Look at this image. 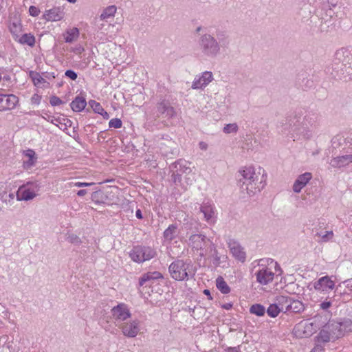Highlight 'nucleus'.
Segmentation results:
<instances>
[{
  "label": "nucleus",
  "mask_w": 352,
  "mask_h": 352,
  "mask_svg": "<svg viewBox=\"0 0 352 352\" xmlns=\"http://www.w3.org/2000/svg\"><path fill=\"white\" fill-rule=\"evenodd\" d=\"M317 235L321 238L322 242H327L332 239L333 233L332 231H326L324 232L317 233Z\"/></svg>",
  "instance_id": "37998d69"
},
{
  "label": "nucleus",
  "mask_w": 352,
  "mask_h": 352,
  "mask_svg": "<svg viewBox=\"0 0 352 352\" xmlns=\"http://www.w3.org/2000/svg\"><path fill=\"white\" fill-rule=\"evenodd\" d=\"M50 103L52 106H57L61 104L63 101L58 97L53 96L50 98Z\"/></svg>",
  "instance_id": "de8ad7c7"
},
{
  "label": "nucleus",
  "mask_w": 352,
  "mask_h": 352,
  "mask_svg": "<svg viewBox=\"0 0 352 352\" xmlns=\"http://www.w3.org/2000/svg\"><path fill=\"white\" fill-rule=\"evenodd\" d=\"M116 7L114 6L107 7L101 13L100 16V19L108 21L111 19H113L116 12Z\"/></svg>",
  "instance_id": "7c9ffc66"
},
{
  "label": "nucleus",
  "mask_w": 352,
  "mask_h": 352,
  "mask_svg": "<svg viewBox=\"0 0 352 352\" xmlns=\"http://www.w3.org/2000/svg\"><path fill=\"white\" fill-rule=\"evenodd\" d=\"M320 309L323 310L328 309L331 306V302L329 300H324L319 305Z\"/></svg>",
  "instance_id": "864d4df0"
},
{
  "label": "nucleus",
  "mask_w": 352,
  "mask_h": 352,
  "mask_svg": "<svg viewBox=\"0 0 352 352\" xmlns=\"http://www.w3.org/2000/svg\"><path fill=\"white\" fill-rule=\"evenodd\" d=\"M327 329L331 332L333 340H337L342 337V333L340 330L339 322L330 321L326 325Z\"/></svg>",
  "instance_id": "393cba45"
},
{
  "label": "nucleus",
  "mask_w": 352,
  "mask_h": 352,
  "mask_svg": "<svg viewBox=\"0 0 352 352\" xmlns=\"http://www.w3.org/2000/svg\"><path fill=\"white\" fill-rule=\"evenodd\" d=\"M19 42L23 45L32 47L35 44V37L30 33L23 34L19 39Z\"/></svg>",
  "instance_id": "f704fd0d"
},
{
  "label": "nucleus",
  "mask_w": 352,
  "mask_h": 352,
  "mask_svg": "<svg viewBox=\"0 0 352 352\" xmlns=\"http://www.w3.org/2000/svg\"><path fill=\"white\" fill-rule=\"evenodd\" d=\"M93 184H94V183L80 182H78L73 183L72 186H75V187L81 188V187L90 186H92Z\"/></svg>",
  "instance_id": "6e6d98bb"
},
{
  "label": "nucleus",
  "mask_w": 352,
  "mask_h": 352,
  "mask_svg": "<svg viewBox=\"0 0 352 352\" xmlns=\"http://www.w3.org/2000/svg\"><path fill=\"white\" fill-rule=\"evenodd\" d=\"M169 146L171 148L170 153L173 155H175L177 153V144L175 142L170 140L168 142Z\"/></svg>",
  "instance_id": "603ef678"
},
{
  "label": "nucleus",
  "mask_w": 352,
  "mask_h": 352,
  "mask_svg": "<svg viewBox=\"0 0 352 352\" xmlns=\"http://www.w3.org/2000/svg\"><path fill=\"white\" fill-rule=\"evenodd\" d=\"M21 23L18 18H15L14 20L10 23L9 28L12 34H17L21 31Z\"/></svg>",
  "instance_id": "4c0bfd02"
},
{
  "label": "nucleus",
  "mask_w": 352,
  "mask_h": 352,
  "mask_svg": "<svg viewBox=\"0 0 352 352\" xmlns=\"http://www.w3.org/2000/svg\"><path fill=\"white\" fill-rule=\"evenodd\" d=\"M319 115L316 111L296 110L287 118V124L291 129L308 138L311 132L316 127Z\"/></svg>",
  "instance_id": "f257e3e1"
},
{
  "label": "nucleus",
  "mask_w": 352,
  "mask_h": 352,
  "mask_svg": "<svg viewBox=\"0 0 352 352\" xmlns=\"http://www.w3.org/2000/svg\"><path fill=\"white\" fill-rule=\"evenodd\" d=\"M19 102V98L14 94H0V111L12 110Z\"/></svg>",
  "instance_id": "f3484780"
},
{
  "label": "nucleus",
  "mask_w": 352,
  "mask_h": 352,
  "mask_svg": "<svg viewBox=\"0 0 352 352\" xmlns=\"http://www.w3.org/2000/svg\"><path fill=\"white\" fill-rule=\"evenodd\" d=\"M339 325L343 336L345 333L352 331V320L350 319H344L339 322Z\"/></svg>",
  "instance_id": "e433bc0d"
},
{
  "label": "nucleus",
  "mask_w": 352,
  "mask_h": 352,
  "mask_svg": "<svg viewBox=\"0 0 352 352\" xmlns=\"http://www.w3.org/2000/svg\"><path fill=\"white\" fill-rule=\"evenodd\" d=\"M89 104L95 113L100 114L101 112H103V107L99 102H96V100H89Z\"/></svg>",
  "instance_id": "a19ab883"
},
{
  "label": "nucleus",
  "mask_w": 352,
  "mask_h": 352,
  "mask_svg": "<svg viewBox=\"0 0 352 352\" xmlns=\"http://www.w3.org/2000/svg\"><path fill=\"white\" fill-rule=\"evenodd\" d=\"M227 243L232 256L241 263L245 262L246 253L241 244L234 239H229Z\"/></svg>",
  "instance_id": "4468645a"
},
{
  "label": "nucleus",
  "mask_w": 352,
  "mask_h": 352,
  "mask_svg": "<svg viewBox=\"0 0 352 352\" xmlns=\"http://www.w3.org/2000/svg\"><path fill=\"white\" fill-rule=\"evenodd\" d=\"M241 178L239 179L241 191L250 197L260 192L265 185V170L258 167H245L240 171Z\"/></svg>",
  "instance_id": "f03ea898"
},
{
  "label": "nucleus",
  "mask_w": 352,
  "mask_h": 352,
  "mask_svg": "<svg viewBox=\"0 0 352 352\" xmlns=\"http://www.w3.org/2000/svg\"><path fill=\"white\" fill-rule=\"evenodd\" d=\"M100 114L103 117L104 119L107 120L109 118V113L104 110H103V112H101Z\"/></svg>",
  "instance_id": "774afa93"
},
{
  "label": "nucleus",
  "mask_w": 352,
  "mask_h": 352,
  "mask_svg": "<svg viewBox=\"0 0 352 352\" xmlns=\"http://www.w3.org/2000/svg\"><path fill=\"white\" fill-rule=\"evenodd\" d=\"M155 255L156 252L154 249L151 247L141 245L133 247L129 253L131 260L138 263L151 260Z\"/></svg>",
  "instance_id": "9d476101"
},
{
  "label": "nucleus",
  "mask_w": 352,
  "mask_h": 352,
  "mask_svg": "<svg viewBox=\"0 0 352 352\" xmlns=\"http://www.w3.org/2000/svg\"><path fill=\"white\" fill-rule=\"evenodd\" d=\"M162 274L157 272H148L143 274L139 278L140 287H150L155 280L162 278Z\"/></svg>",
  "instance_id": "6ab92c4d"
},
{
  "label": "nucleus",
  "mask_w": 352,
  "mask_h": 352,
  "mask_svg": "<svg viewBox=\"0 0 352 352\" xmlns=\"http://www.w3.org/2000/svg\"><path fill=\"white\" fill-rule=\"evenodd\" d=\"M216 286L218 289L223 294H227L230 292V287L221 276H219L216 279Z\"/></svg>",
  "instance_id": "72a5a7b5"
},
{
  "label": "nucleus",
  "mask_w": 352,
  "mask_h": 352,
  "mask_svg": "<svg viewBox=\"0 0 352 352\" xmlns=\"http://www.w3.org/2000/svg\"><path fill=\"white\" fill-rule=\"evenodd\" d=\"M178 234L177 225L171 224L164 230L163 236L166 241H171L177 236Z\"/></svg>",
  "instance_id": "bb28decb"
},
{
  "label": "nucleus",
  "mask_w": 352,
  "mask_h": 352,
  "mask_svg": "<svg viewBox=\"0 0 352 352\" xmlns=\"http://www.w3.org/2000/svg\"><path fill=\"white\" fill-rule=\"evenodd\" d=\"M342 283L345 284L346 287L352 292V278L347 279L342 282Z\"/></svg>",
  "instance_id": "bf43d9fd"
},
{
  "label": "nucleus",
  "mask_w": 352,
  "mask_h": 352,
  "mask_svg": "<svg viewBox=\"0 0 352 352\" xmlns=\"http://www.w3.org/2000/svg\"><path fill=\"white\" fill-rule=\"evenodd\" d=\"M87 190H80L77 192V195L79 197H83L85 195H87Z\"/></svg>",
  "instance_id": "e2e57ef3"
},
{
  "label": "nucleus",
  "mask_w": 352,
  "mask_h": 352,
  "mask_svg": "<svg viewBox=\"0 0 352 352\" xmlns=\"http://www.w3.org/2000/svg\"><path fill=\"white\" fill-rule=\"evenodd\" d=\"M41 183L38 181H30L21 186L16 192L18 201H30L34 199L38 194Z\"/></svg>",
  "instance_id": "1a4fd4ad"
},
{
  "label": "nucleus",
  "mask_w": 352,
  "mask_h": 352,
  "mask_svg": "<svg viewBox=\"0 0 352 352\" xmlns=\"http://www.w3.org/2000/svg\"><path fill=\"white\" fill-rule=\"evenodd\" d=\"M208 253L210 254L211 256L213 258V264L216 266L219 265L221 262V256L219 254L216 246L213 243H210Z\"/></svg>",
  "instance_id": "2f4dec72"
},
{
  "label": "nucleus",
  "mask_w": 352,
  "mask_h": 352,
  "mask_svg": "<svg viewBox=\"0 0 352 352\" xmlns=\"http://www.w3.org/2000/svg\"><path fill=\"white\" fill-rule=\"evenodd\" d=\"M189 163L185 160H179L173 164V168L180 173L181 175L186 174L189 175L192 173V170L188 166Z\"/></svg>",
  "instance_id": "a878e982"
},
{
  "label": "nucleus",
  "mask_w": 352,
  "mask_h": 352,
  "mask_svg": "<svg viewBox=\"0 0 352 352\" xmlns=\"http://www.w3.org/2000/svg\"><path fill=\"white\" fill-rule=\"evenodd\" d=\"M250 312L257 316H263L266 312V309L265 307L261 304H254L250 307Z\"/></svg>",
  "instance_id": "c9c22d12"
},
{
  "label": "nucleus",
  "mask_w": 352,
  "mask_h": 352,
  "mask_svg": "<svg viewBox=\"0 0 352 352\" xmlns=\"http://www.w3.org/2000/svg\"><path fill=\"white\" fill-rule=\"evenodd\" d=\"M176 111L170 102L165 98L160 99L152 110V116L155 119L170 120L176 116Z\"/></svg>",
  "instance_id": "423d86ee"
},
{
  "label": "nucleus",
  "mask_w": 352,
  "mask_h": 352,
  "mask_svg": "<svg viewBox=\"0 0 352 352\" xmlns=\"http://www.w3.org/2000/svg\"><path fill=\"white\" fill-rule=\"evenodd\" d=\"M310 352H324V348L321 344H317Z\"/></svg>",
  "instance_id": "052dcab7"
},
{
  "label": "nucleus",
  "mask_w": 352,
  "mask_h": 352,
  "mask_svg": "<svg viewBox=\"0 0 352 352\" xmlns=\"http://www.w3.org/2000/svg\"><path fill=\"white\" fill-rule=\"evenodd\" d=\"M65 16L63 9L60 7H54L46 10L43 16V19L48 21H60Z\"/></svg>",
  "instance_id": "aec40b11"
},
{
  "label": "nucleus",
  "mask_w": 352,
  "mask_h": 352,
  "mask_svg": "<svg viewBox=\"0 0 352 352\" xmlns=\"http://www.w3.org/2000/svg\"><path fill=\"white\" fill-rule=\"evenodd\" d=\"M168 270L171 277L178 281L192 278L196 273V268L189 259H178L170 265Z\"/></svg>",
  "instance_id": "39448f33"
},
{
  "label": "nucleus",
  "mask_w": 352,
  "mask_h": 352,
  "mask_svg": "<svg viewBox=\"0 0 352 352\" xmlns=\"http://www.w3.org/2000/svg\"><path fill=\"white\" fill-rule=\"evenodd\" d=\"M314 289L321 294H327L330 291L335 289V281L332 280V276H324L313 283Z\"/></svg>",
  "instance_id": "f8f14e48"
},
{
  "label": "nucleus",
  "mask_w": 352,
  "mask_h": 352,
  "mask_svg": "<svg viewBox=\"0 0 352 352\" xmlns=\"http://www.w3.org/2000/svg\"><path fill=\"white\" fill-rule=\"evenodd\" d=\"M311 178V173L308 172L299 175L293 185V190L297 193L300 192Z\"/></svg>",
  "instance_id": "4be33fe9"
},
{
  "label": "nucleus",
  "mask_w": 352,
  "mask_h": 352,
  "mask_svg": "<svg viewBox=\"0 0 352 352\" xmlns=\"http://www.w3.org/2000/svg\"><path fill=\"white\" fill-rule=\"evenodd\" d=\"M230 43L228 34L226 31L219 30L216 32V37L208 33L201 35L199 47L204 56L214 58L220 54L221 48H228Z\"/></svg>",
  "instance_id": "7ed1b4c3"
},
{
  "label": "nucleus",
  "mask_w": 352,
  "mask_h": 352,
  "mask_svg": "<svg viewBox=\"0 0 352 352\" xmlns=\"http://www.w3.org/2000/svg\"><path fill=\"white\" fill-rule=\"evenodd\" d=\"M213 80V74L211 72L206 71L200 76H196L192 82V89H203Z\"/></svg>",
  "instance_id": "2eb2a0df"
},
{
  "label": "nucleus",
  "mask_w": 352,
  "mask_h": 352,
  "mask_svg": "<svg viewBox=\"0 0 352 352\" xmlns=\"http://www.w3.org/2000/svg\"><path fill=\"white\" fill-rule=\"evenodd\" d=\"M210 243L205 235L201 234H191L188 239V245L193 252H197L200 257H204L208 252Z\"/></svg>",
  "instance_id": "6e6552de"
},
{
  "label": "nucleus",
  "mask_w": 352,
  "mask_h": 352,
  "mask_svg": "<svg viewBox=\"0 0 352 352\" xmlns=\"http://www.w3.org/2000/svg\"><path fill=\"white\" fill-rule=\"evenodd\" d=\"M135 216L138 219H142L143 218L142 211L140 209H138L135 212Z\"/></svg>",
  "instance_id": "0e129e2a"
},
{
  "label": "nucleus",
  "mask_w": 352,
  "mask_h": 352,
  "mask_svg": "<svg viewBox=\"0 0 352 352\" xmlns=\"http://www.w3.org/2000/svg\"><path fill=\"white\" fill-rule=\"evenodd\" d=\"M199 147L201 150L206 151L208 149V144L204 142H200L199 143Z\"/></svg>",
  "instance_id": "680f3d73"
},
{
  "label": "nucleus",
  "mask_w": 352,
  "mask_h": 352,
  "mask_svg": "<svg viewBox=\"0 0 352 352\" xmlns=\"http://www.w3.org/2000/svg\"><path fill=\"white\" fill-rule=\"evenodd\" d=\"M318 344L327 343L331 340H333V337L331 335V332L327 329L324 325L320 330L318 335L316 337Z\"/></svg>",
  "instance_id": "c756f323"
},
{
  "label": "nucleus",
  "mask_w": 352,
  "mask_h": 352,
  "mask_svg": "<svg viewBox=\"0 0 352 352\" xmlns=\"http://www.w3.org/2000/svg\"><path fill=\"white\" fill-rule=\"evenodd\" d=\"M351 162L352 153L334 157L331 160L330 164L333 167L341 168L349 164Z\"/></svg>",
  "instance_id": "5701e85b"
},
{
  "label": "nucleus",
  "mask_w": 352,
  "mask_h": 352,
  "mask_svg": "<svg viewBox=\"0 0 352 352\" xmlns=\"http://www.w3.org/2000/svg\"><path fill=\"white\" fill-rule=\"evenodd\" d=\"M170 169L172 172V180L175 184L180 183L182 181V175L180 173L175 171V170L173 168V164L170 166Z\"/></svg>",
  "instance_id": "c03bdc74"
},
{
  "label": "nucleus",
  "mask_w": 352,
  "mask_h": 352,
  "mask_svg": "<svg viewBox=\"0 0 352 352\" xmlns=\"http://www.w3.org/2000/svg\"><path fill=\"white\" fill-rule=\"evenodd\" d=\"M200 211L208 224L212 225L216 222V210L213 204L210 202L203 203L200 206Z\"/></svg>",
  "instance_id": "a211bd4d"
},
{
  "label": "nucleus",
  "mask_w": 352,
  "mask_h": 352,
  "mask_svg": "<svg viewBox=\"0 0 352 352\" xmlns=\"http://www.w3.org/2000/svg\"><path fill=\"white\" fill-rule=\"evenodd\" d=\"M294 331L296 336L307 338L316 331V325L309 322H301L295 326Z\"/></svg>",
  "instance_id": "dca6fc26"
},
{
  "label": "nucleus",
  "mask_w": 352,
  "mask_h": 352,
  "mask_svg": "<svg viewBox=\"0 0 352 352\" xmlns=\"http://www.w3.org/2000/svg\"><path fill=\"white\" fill-rule=\"evenodd\" d=\"M223 352H241L240 346L236 347H228L224 349Z\"/></svg>",
  "instance_id": "13d9d810"
},
{
  "label": "nucleus",
  "mask_w": 352,
  "mask_h": 352,
  "mask_svg": "<svg viewBox=\"0 0 352 352\" xmlns=\"http://www.w3.org/2000/svg\"><path fill=\"white\" fill-rule=\"evenodd\" d=\"M239 127L236 123L228 124H226L223 129V131L225 133H236L238 131Z\"/></svg>",
  "instance_id": "79ce46f5"
},
{
  "label": "nucleus",
  "mask_w": 352,
  "mask_h": 352,
  "mask_svg": "<svg viewBox=\"0 0 352 352\" xmlns=\"http://www.w3.org/2000/svg\"><path fill=\"white\" fill-rule=\"evenodd\" d=\"M85 49L81 45H77L74 47H71L70 51L76 54H81L84 52Z\"/></svg>",
  "instance_id": "09e8293b"
},
{
  "label": "nucleus",
  "mask_w": 352,
  "mask_h": 352,
  "mask_svg": "<svg viewBox=\"0 0 352 352\" xmlns=\"http://www.w3.org/2000/svg\"><path fill=\"white\" fill-rule=\"evenodd\" d=\"M352 69V54L346 48H340L336 51L331 67L327 68V72L333 78L342 79L344 69Z\"/></svg>",
  "instance_id": "20e7f679"
},
{
  "label": "nucleus",
  "mask_w": 352,
  "mask_h": 352,
  "mask_svg": "<svg viewBox=\"0 0 352 352\" xmlns=\"http://www.w3.org/2000/svg\"><path fill=\"white\" fill-rule=\"evenodd\" d=\"M111 314L112 320L117 327L124 323L131 316L128 305L124 303H119L113 307L111 310Z\"/></svg>",
  "instance_id": "9b49d317"
},
{
  "label": "nucleus",
  "mask_w": 352,
  "mask_h": 352,
  "mask_svg": "<svg viewBox=\"0 0 352 352\" xmlns=\"http://www.w3.org/2000/svg\"><path fill=\"white\" fill-rule=\"evenodd\" d=\"M23 155L28 158L23 162V168L25 170H30L35 166L37 161V155L32 149H28L23 151Z\"/></svg>",
  "instance_id": "412c9836"
},
{
  "label": "nucleus",
  "mask_w": 352,
  "mask_h": 352,
  "mask_svg": "<svg viewBox=\"0 0 352 352\" xmlns=\"http://www.w3.org/2000/svg\"><path fill=\"white\" fill-rule=\"evenodd\" d=\"M290 297L285 296H278L276 298L274 303L279 307L281 311L286 312L287 305L289 304Z\"/></svg>",
  "instance_id": "473e14b6"
},
{
  "label": "nucleus",
  "mask_w": 352,
  "mask_h": 352,
  "mask_svg": "<svg viewBox=\"0 0 352 352\" xmlns=\"http://www.w3.org/2000/svg\"><path fill=\"white\" fill-rule=\"evenodd\" d=\"M80 36V31L77 28H72L66 30L65 33L63 34L65 42L72 43L78 40Z\"/></svg>",
  "instance_id": "b1692460"
},
{
  "label": "nucleus",
  "mask_w": 352,
  "mask_h": 352,
  "mask_svg": "<svg viewBox=\"0 0 352 352\" xmlns=\"http://www.w3.org/2000/svg\"><path fill=\"white\" fill-rule=\"evenodd\" d=\"M1 199L3 201H7V197H9L10 199H13L14 197V195L13 193L7 194L6 192H4L3 194H0Z\"/></svg>",
  "instance_id": "4d7b16f0"
},
{
  "label": "nucleus",
  "mask_w": 352,
  "mask_h": 352,
  "mask_svg": "<svg viewBox=\"0 0 352 352\" xmlns=\"http://www.w3.org/2000/svg\"><path fill=\"white\" fill-rule=\"evenodd\" d=\"M303 303L298 300H294L291 298L289 304L287 305L286 311L300 313L304 310Z\"/></svg>",
  "instance_id": "c85d7f7f"
},
{
  "label": "nucleus",
  "mask_w": 352,
  "mask_h": 352,
  "mask_svg": "<svg viewBox=\"0 0 352 352\" xmlns=\"http://www.w3.org/2000/svg\"><path fill=\"white\" fill-rule=\"evenodd\" d=\"M340 287V285H338L336 287V289H335V291H334V293H335V294H337V293H338V294H340V296H343V295L346 294V292L345 291H344V292H338V289H339V287Z\"/></svg>",
  "instance_id": "69168bd1"
},
{
  "label": "nucleus",
  "mask_w": 352,
  "mask_h": 352,
  "mask_svg": "<svg viewBox=\"0 0 352 352\" xmlns=\"http://www.w3.org/2000/svg\"><path fill=\"white\" fill-rule=\"evenodd\" d=\"M30 76L35 86H38L40 84L45 82V80L37 72H31Z\"/></svg>",
  "instance_id": "ea45409f"
},
{
  "label": "nucleus",
  "mask_w": 352,
  "mask_h": 352,
  "mask_svg": "<svg viewBox=\"0 0 352 352\" xmlns=\"http://www.w3.org/2000/svg\"><path fill=\"white\" fill-rule=\"evenodd\" d=\"M280 311H282L281 309L274 302L270 305L268 308L266 309L267 315L272 318L278 316Z\"/></svg>",
  "instance_id": "58836bf2"
},
{
  "label": "nucleus",
  "mask_w": 352,
  "mask_h": 352,
  "mask_svg": "<svg viewBox=\"0 0 352 352\" xmlns=\"http://www.w3.org/2000/svg\"><path fill=\"white\" fill-rule=\"evenodd\" d=\"M276 268H280V267L277 262H274L272 259L270 260V263H268L267 266L264 265H259L258 269L255 272L256 281L262 285H266L272 283L275 276L273 269L276 270Z\"/></svg>",
  "instance_id": "0eeeda50"
},
{
  "label": "nucleus",
  "mask_w": 352,
  "mask_h": 352,
  "mask_svg": "<svg viewBox=\"0 0 352 352\" xmlns=\"http://www.w3.org/2000/svg\"><path fill=\"white\" fill-rule=\"evenodd\" d=\"M65 76H67V78H69L73 80H75L78 77L76 72H75L73 70H70V69L67 70L65 73Z\"/></svg>",
  "instance_id": "8fccbe9b"
},
{
  "label": "nucleus",
  "mask_w": 352,
  "mask_h": 352,
  "mask_svg": "<svg viewBox=\"0 0 352 352\" xmlns=\"http://www.w3.org/2000/svg\"><path fill=\"white\" fill-rule=\"evenodd\" d=\"M86 100L80 96H77L75 99L70 103V107L74 111H82L86 107Z\"/></svg>",
  "instance_id": "cd10ccee"
},
{
  "label": "nucleus",
  "mask_w": 352,
  "mask_h": 352,
  "mask_svg": "<svg viewBox=\"0 0 352 352\" xmlns=\"http://www.w3.org/2000/svg\"><path fill=\"white\" fill-rule=\"evenodd\" d=\"M122 122L119 118H113L109 122L110 128L120 129L122 127Z\"/></svg>",
  "instance_id": "a18cd8bd"
},
{
  "label": "nucleus",
  "mask_w": 352,
  "mask_h": 352,
  "mask_svg": "<svg viewBox=\"0 0 352 352\" xmlns=\"http://www.w3.org/2000/svg\"><path fill=\"white\" fill-rule=\"evenodd\" d=\"M118 327L121 329L125 337L135 338L140 331V321L139 320L125 321L124 323L119 324Z\"/></svg>",
  "instance_id": "ddd939ff"
},
{
  "label": "nucleus",
  "mask_w": 352,
  "mask_h": 352,
  "mask_svg": "<svg viewBox=\"0 0 352 352\" xmlns=\"http://www.w3.org/2000/svg\"><path fill=\"white\" fill-rule=\"evenodd\" d=\"M40 13V10L34 6H32L29 8V14L32 16H37Z\"/></svg>",
  "instance_id": "3c124183"
},
{
  "label": "nucleus",
  "mask_w": 352,
  "mask_h": 352,
  "mask_svg": "<svg viewBox=\"0 0 352 352\" xmlns=\"http://www.w3.org/2000/svg\"><path fill=\"white\" fill-rule=\"evenodd\" d=\"M68 240L70 243L75 244H78L80 242L79 237L74 234L69 235L68 236Z\"/></svg>",
  "instance_id": "5fc2aeb1"
},
{
  "label": "nucleus",
  "mask_w": 352,
  "mask_h": 352,
  "mask_svg": "<svg viewBox=\"0 0 352 352\" xmlns=\"http://www.w3.org/2000/svg\"><path fill=\"white\" fill-rule=\"evenodd\" d=\"M222 307L226 310H229L232 307V303H226L222 305Z\"/></svg>",
  "instance_id": "338daca9"
},
{
  "label": "nucleus",
  "mask_w": 352,
  "mask_h": 352,
  "mask_svg": "<svg viewBox=\"0 0 352 352\" xmlns=\"http://www.w3.org/2000/svg\"><path fill=\"white\" fill-rule=\"evenodd\" d=\"M62 120L67 121V122H71V121L69 120L65 119V118H61L60 117H58V118L52 117V119L50 120V122L52 124L59 126V124H63Z\"/></svg>",
  "instance_id": "49530a36"
}]
</instances>
